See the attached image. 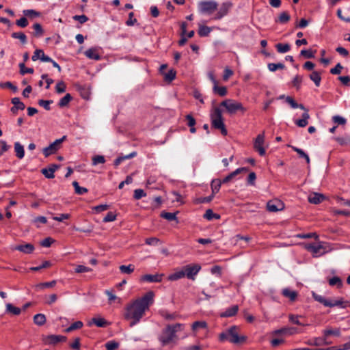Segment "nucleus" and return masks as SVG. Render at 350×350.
<instances>
[{
  "label": "nucleus",
  "instance_id": "nucleus-30",
  "mask_svg": "<svg viewBox=\"0 0 350 350\" xmlns=\"http://www.w3.org/2000/svg\"><path fill=\"white\" fill-rule=\"evenodd\" d=\"M33 322L36 325L41 326L46 323V317L44 314H37L33 317Z\"/></svg>",
  "mask_w": 350,
  "mask_h": 350
},
{
  "label": "nucleus",
  "instance_id": "nucleus-37",
  "mask_svg": "<svg viewBox=\"0 0 350 350\" xmlns=\"http://www.w3.org/2000/svg\"><path fill=\"white\" fill-rule=\"evenodd\" d=\"M72 96L70 94H66L63 98H62L59 103H58V106L59 107H66L68 103L71 101L72 100Z\"/></svg>",
  "mask_w": 350,
  "mask_h": 350
},
{
  "label": "nucleus",
  "instance_id": "nucleus-57",
  "mask_svg": "<svg viewBox=\"0 0 350 350\" xmlns=\"http://www.w3.org/2000/svg\"><path fill=\"white\" fill-rule=\"evenodd\" d=\"M146 196V193L145 191L142 189H137L134 191V195L133 198L135 200H139L143 197H145Z\"/></svg>",
  "mask_w": 350,
  "mask_h": 350
},
{
  "label": "nucleus",
  "instance_id": "nucleus-40",
  "mask_svg": "<svg viewBox=\"0 0 350 350\" xmlns=\"http://www.w3.org/2000/svg\"><path fill=\"white\" fill-rule=\"evenodd\" d=\"M72 185L75 188V192L78 195H83L88 191L87 188L80 187L77 181L72 182Z\"/></svg>",
  "mask_w": 350,
  "mask_h": 350
},
{
  "label": "nucleus",
  "instance_id": "nucleus-59",
  "mask_svg": "<svg viewBox=\"0 0 350 350\" xmlns=\"http://www.w3.org/2000/svg\"><path fill=\"white\" fill-rule=\"evenodd\" d=\"M28 24V21L25 17H21L16 21V25L21 28L26 27Z\"/></svg>",
  "mask_w": 350,
  "mask_h": 350
},
{
  "label": "nucleus",
  "instance_id": "nucleus-27",
  "mask_svg": "<svg viewBox=\"0 0 350 350\" xmlns=\"http://www.w3.org/2000/svg\"><path fill=\"white\" fill-rule=\"evenodd\" d=\"M291 16L287 12H282L275 21L281 24H286L290 21Z\"/></svg>",
  "mask_w": 350,
  "mask_h": 350
},
{
  "label": "nucleus",
  "instance_id": "nucleus-8",
  "mask_svg": "<svg viewBox=\"0 0 350 350\" xmlns=\"http://www.w3.org/2000/svg\"><path fill=\"white\" fill-rule=\"evenodd\" d=\"M66 136L64 135L62 138L55 140L49 146L44 148L42 152L44 157H48L49 156L56 153L60 148L62 143L66 139Z\"/></svg>",
  "mask_w": 350,
  "mask_h": 350
},
{
  "label": "nucleus",
  "instance_id": "nucleus-21",
  "mask_svg": "<svg viewBox=\"0 0 350 350\" xmlns=\"http://www.w3.org/2000/svg\"><path fill=\"white\" fill-rule=\"evenodd\" d=\"M92 324H95L98 327H105L107 325L108 323L105 319L99 317L92 319L88 323V325L90 326Z\"/></svg>",
  "mask_w": 350,
  "mask_h": 350
},
{
  "label": "nucleus",
  "instance_id": "nucleus-64",
  "mask_svg": "<svg viewBox=\"0 0 350 350\" xmlns=\"http://www.w3.org/2000/svg\"><path fill=\"white\" fill-rule=\"evenodd\" d=\"M119 344L114 341H109L105 344L107 350H115L118 347Z\"/></svg>",
  "mask_w": 350,
  "mask_h": 350
},
{
  "label": "nucleus",
  "instance_id": "nucleus-63",
  "mask_svg": "<svg viewBox=\"0 0 350 350\" xmlns=\"http://www.w3.org/2000/svg\"><path fill=\"white\" fill-rule=\"evenodd\" d=\"M342 68L343 66L340 63H338L334 68L330 70V73L332 75H338L341 72Z\"/></svg>",
  "mask_w": 350,
  "mask_h": 350
},
{
  "label": "nucleus",
  "instance_id": "nucleus-47",
  "mask_svg": "<svg viewBox=\"0 0 350 350\" xmlns=\"http://www.w3.org/2000/svg\"><path fill=\"white\" fill-rule=\"evenodd\" d=\"M121 273L126 274H131L134 271V266L133 265H121L119 267Z\"/></svg>",
  "mask_w": 350,
  "mask_h": 350
},
{
  "label": "nucleus",
  "instance_id": "nucleus-10",
  "mask_svg": "<svg viewBox=\"0 0 350 350\" xmlns=\"http://www.w3.org/2000/svg\"><path fill=\"white\" fill-rule=\"evenodd\" d=\"M232 6V4L230 2H224L223 3L219 8H217V12L215 15L214 17H213L212 19L213 20H220L224 16L228 14L229 10H230Z\"/></svg>",
  "mask_w": 350,
  "mask_h": 350
},
{
  "label": "nucleus",
  "instance_id": "nucleus-44",
  "mask_svg": "<svg viewBox=\"0 0 350 350\" xmlns=\"http://www.w3.org/2000/svg\"><path fill=\"white\" fill-rule=\"evenodd\" d=\"M55 284H56V281L55 280H52L51 282L40 283V284H37L36 286V288L38 290H41V289H43L44 288H52Z\"/></svg>",
  "mask_w": 350,
  "mask_h": 350
},
{
  "label": "nucleus",
  "instance_id": "nucleus-31",
  "mask_svg": "<svg viewBox=\"0 0 350 350\" xmlns=\"http://www.w3.org/2000/svg\"><path fill=\"white\" fill-rule=\"evenodd\" d=\"M33 29L34 31L32 33V35L35 37L40 38L42 36L44 33V30L42 29V25L40 23H35L33 25Z\"/></svg>",
  "mask_w": 350,
  "mask_h": 350
},
{
  "label": "nucleus",
  "instance_id": "nucleus-23",
  "mask_svg": "<svg viewBox=\"0 0 350 350\" xmlns=\"http://www.w3.org/2000/svg\"><path fill=\"white\" fill-rule=\"evenodd\" d=\"M14 150L16 152V155L18 159H23L25 156V150L24 147L19 142H15L14 144Z\"/></svg>",
  "mask_w": 350,
  "mask_h": 350
},
{
  "label": "nucleus",
  "instance_id": "nucleus-2",
  "mask_svg": "<svg viewBox=\"0 0 350 350\" xmlns=\"http://www.w3.org/2000/svg\"><path fill=\"white\" fill-rule=\"evenodd\" d=\"M183 324L176 323L175 325H168L159 336V340L162 346H165L172 341L176 336V333L180 329Z\"/></svg>",
  "mask_w": 350,
  "mask_h": 350
},
{
  "label": "nucleus",
  "instance_id": "nucleus-17",
  "mask_svg": "<svg viewBox=\"0 0 350 350\" xmlns=\"http://www.w3.org/2000/svg\"><path fill=\"white\" fill-rule=\"evenodd\" d=\"M306 248L310 252H312L314 256H317L318 254H322L321 250H323V247L321 245H317L314 243H310L306 245Z\"/></svg>",
  "mask_w": 350,
  "mask_h": 350
},
{
  "label": "nucleus",
  "instance_id": "nucleus-46",
  "mask_svg": "<svg viewBox=\"0 0 350 350\" xmlns=\"http://www.w3.org/2000/svg\"><path fill=\"white\" fill-rule=\"evenodd\" d=\"M267 66L271 72H275L278 69H284L285 68L284 64L282 63H269L268 64Z\"/></svg>",
  "mask_w": 350,
  "mask_h": 350
},
{
  "label": "nucleus",
  "instance_id": "nucleus-26",
  "mask_svg": "<svg viewBox=\"0 0 350 350\" xmlns=\"http://www.w3.org/2000/svg\"><path fill=\"white\" fill-rule=\"evenodd\" d=\"M184 277H185V276L183 269H182L181 270L177 271L175 273H172L170 275H168L167 280H170V281H176V280L181 279Z\"/></svg>",
  "mask_w": 350,
  "mask_h": 350
},
{
  "label": "nucleus",
  "instance_id": "nucleus-35",
  "mask_svg": "<svg viewBox=\"0 0 350 350\" xmlns=\"http://www.w3.org/2000/svg\"><path fill=\"white\" fill-rule=\"evenodd\" d=\"M213 91L214 93L217 94L220 96H224L227 94V89L224 86L219 87L217 84L213 85Z\"/></svg>",
  "mask_w": 350,
  "mask_h": 350
},
{
  "label": "nucleus",
  "instance_id": "nucleus-14",
  "mask_svg": "<svg viewBox=\"0 0 350 350\" xmlns=\"http://www.w3.org/2000/svg\"><path fill=\"white\" fill-rule=\"evenodd\" d=\"M248 169L247 167H240L237 168L234 172L229 174L228 176H226L222 180L223 184L227 183L230 182L232 178H234L237 175L239 174L240 173L243 172H247Z\"/></svg>",
  "mask_w": 350,
  "mask_h": 350
},
{
  "label": "nucleus",
  "instance_id": "nucleus-55",
  "mask_svg": "<svg viewBox=\"0 0 350 350\" xmlns=\"http://www.w3.org/2000/svg\"><path fill=\"white\" fill-rule=\"evenodd\" d=\"M105 163V159L104 156L102 155H96L92 158V165H96L99 163Z\"/></svg>",
  "mask_w": 350,
  "mask_h": 350
},
{
  "label": "nucleus",
  "instance_id": "nucleus-51",
  "mask_svg": "<svg viewBox=\"0 0 350 350\" xmlns=\"http://www.w3.org/2000/svg\"><path fill=\"white\" fill-rule=\"evenodd\" d=\"M303 81V77L300 75H296L292 81V83L293 86L296 88L297 90H299L301 87V84Z\"/></svg>",
  "mask_w": 350,
  "mask_h": 350
},
{
  "label": "nucleus",
  "instance_id": "nucleus-32",
  "mask_svg": "<svg viewBox=\"0 0 350 350\" xmlns=\"http://www.w3.org/2000/svg\"><path fill=\"white\" fill-rule=\"evenodd\" d=\"M6 312L14 315H18L21 312V309L9 303L6 304Z\"/></svg>",
  "mask_w": 350,
  "mask_h": 350
},
{
  "label": "nucleus",
  "instance_id": "nucleus-15",
  "mask_svg": "<svg viewBox=\"0 0 350 350\" xmlns=\"http://www.w3.org/2000/svg\"><path fill=\"white\" fill-rule=\"evenodd\" d=\"M14 250L25 254H31L34 250V246L31 243H26L25 245H18L14 247Z\"/></svg>",
  "mask_w": 350,
  "mask_h": 350
},
{
  "label": "nucleus",
  "instance_id": "nucleus-49",
  "mask_svg": "<svg viewBox=\"0 0 350 350\" xmlns=\"http://www.w3.org/2000/svg\"><path fill=\"white\" fill-rule=\"evenodd\" d=\"M14 107H16L20 110H23L25 108V104L20 100L18 97H14L11 100Z\"/></svg>",
  "mask_w": 350,
  "mask_h": 350
},
{
  "label": "nucleus",
  "instance_id": "nucleus-24",
  "mask_svg": "<svg viewBox=\"0 0 350 350\" xmlns=\"http://www.w3.org/2000/svg\"><path fill=\"white\" fill-rule=\"evenodd\" d=\"M223 184V182L220 179H213L211 182V187L212 189V193L215 194L219 192L221 185Z\"/></svg>",
  "mask_w": 350,
  "mask_h": 350
},
{
  "label": "nucleus",
  "instance_id": "nucleus-20",
  "mask_svg": "<svg viewBox=\"0 0 350 350\" xmlns=\"http://www.w3.org/2000/svg\"><path fill=\"white\" fill-rule=\"evenodd\" d=\"M305 111H306L302 114V118L295 121L296 125L299 127H305L308 124V120L310 118V116L308 113V110L306 109Z\"/></svg>",
  "mask_w": 350,
  "mask_h": 350
},
{
  "label": "nucleus",
  "instance_id": "nucleus-6",
  "mask_svg": "<svg viewBox=\"0 0 350 350\" xmlns=\"http://www.w3.org/2000/svg\"><path fill=\"white\" fill-rule=\"evenodd\" d=\"M220 105L224 107L230 114H234L238 111H241L243 113L246 111V109L241 103L232 99H226L221 103Z\"/></svg>",
  "mask_w": 350,
  "mask_h": 350
},
{
  "label": "nucleus",
  "instance_id": "nucleus-52",
  "mask_svg": "<svg viewBox=\"0 0 350 350\" xmlns=\"http://www.w3.org/2000/svg\"><path fill=\"white\" fill-rule=\"evenodd\" d=\"M23 14L25 16L31 18L38 17L40 16V13L34 10H23Z\"/></svg>",
  "mask_w": 350,
  "mask_h": 350
},
{
  "label": "nucleus",
  "instance_id": "nucleus-3",
  "mask_svg": "<svg viewBox=\"0 0 350 350\" xmlns=\"http://www.w3.org/2000/svg\"><path fill=\"white\" fill-rule=\"evenodd\" d=\"M221 341L228 340L234 344L243 343L246 340V336H239L238 334V327L237 326H232L226 333H221L219 335Z\"/></svg>",
  "mask_w": 350,
  "mask_h": 350
},
{
  "label": "nucleus",
  "instance_id": "nucleus-41",
  "mask_svg": "<svg viewBox=\"0 0 350 350\" xmlns=\"http://www.w3.org/2000/svg\"><path fill=\"white\" fill-rule=\"evenodd\" d=\"M211 31V29L207 26L204 25H199L198 34L201 37L207 36L210 32Z\"/></svg>",
  "mask_w": 350,
  "mask_h": 350
},
{
  "label": "nucleus",
  "instance_id": "nucleus-28",
  "mask_svg": "<svg viewBox=\"0 0 350 350\" xmlns=\"http://www.w3.org/2000/svg\"><path fill=\"white\" fill-rule=\"evenodd\" d=\"M310 79L314 83L315 85L317 87L320 86L321 81V77L319 72L317 71H313L310 75Z\"/></svg>",
  "mask_w": 350,
  "mask_h": 350
},
{
  "label": "nucleus",
  "instance_id": "nucleus-50",
  "mask_svg": "<svg viewBox=\"0 0 350 350\" xmlns=\"http://www.w3.org/2000/svg\"><path fill=\"white\" fill-rule=\"evenodd\" d=\"M207 323L205 321H195L191 326L193 331H197L200 328H206Z\"/></svg>",
  "mask_w": 350,
  "mask_h": 350
},
{
  "label": "nucleus",
  "instance_id": "nucleus-48",
  "mask_svg": "<svg viewBox=\"0 0 350 350\" xmlns=\"http://www.w3.org/2000/svg\"><path fill=\"white\" fill-rule=\"evenodd\" d=\"M19 68H20V73L23 75L27 74V73H29V74L33 73V69L32 68H26L24 62L19 64Z\"/></svg>",
  "mask_w": 350,
  "mask_h": 350
},
{
  "label": "nucleus",
  "instance_id": "nucleus-62",
  "mask_svg": "<svg viewBox=\"0 0 350 350\" xmlns=\"http://www.w3.org/2000/svg\"><path fill=\"white\" fill-rule=\"evenodd\" d=\"M41 173L46 178H53L55 175L53 174V171L50 170L49 168H43L41 170Z\"/></svg>",
  "mask_w": 350,
  "mask_h": 350
},
{
  "label": "nucleus",
  "instance_id": "nucleus-25",
  "mask_svg": "<svg viewBox=\"0 0 350 350\" xmlns=\"http://www.w3.org/2000/svg\"><path fill=\"white\" fill-rule=\"evenodd\" d=\"M282 295L289 298L292 301H295L297 297V293L295 291H291L289 288H284L282 290Z\"/></svg>",
  "mask_w": 350,
  "mask_h": 350
},
{
  "label": "nucleus",
  "instance_id": "nucleus-42",
  "mask_svg": "<svg viewBox=\"0 0 350 350\" xmlns=\"http://www.w3.org/2000/svg\"><path fill=\"white\" fill-rule=\"evenodd\" d=\"M329 284L332 286H336L338 288H340L342 286V282L339 277L334 276L329 280Z\"/></svg>",
  "mask_w": 350,
  "mask_h": 350
},
{
  "label": "nucleus",
  "instance_id": "nucleus-58",
  "mask_svg": "<svg viewBox=\"0 0 350 350\" xmlns=\"http://www.w3.org/2000/svg\"><path fill=\"white\" fill-rule=\"evenodd\" d=\"M332 120L337 124L344 125L346 124L347 120L345 118L340 116H334L332 117Z\"/></svg>",
  "mask_w": 350,
  "mask_h": 350
},
{
  "label": "nucleus",
  "instance_id": "nucleus-11",
  "mask_svg": "<svg viewBox=\"0 0 350 350\" xmlns=\"http://www.w3.org/2000/svg\"><path fill=\"white\" fill-rule=\"evenodd\" d=\"M264 139V133H260L256 137L254 144V148L258 152L260 156H264L265 154V150L263 148Z\"/></svg>",
  "mask_w": 350,
  "mask_h": 350
},
{
  "label": "nucleus",
  "instance_id": "nucleus-53",
  "mask_svg": "<svg viewBox=\"0 0 350 350\" xmlns=\"http://www.w3.org/2000/svg\"><path fill=\"white\" fill-rule=\"evenodd\" d=\"M314 53H315V51H313L311 49H308V50L304 49V50L301 51L300 55L301 56H304L306 58L310 59V58L314 57Z\"/></svg>",
  "mask_w": 350,
  "mask_h": 350
},
{
  "label": "nucleus",
  "instance_id": "nucleus-18",
  "mask_svg": "<svg viewBox=\"0 0 350 350\" xmlns=\"http://www.w3.org/2000/svg\"><path fill=\"white\" fill-rule=\"evenodd\" d=\"M66 340V337L61 335H50L47 338V342L49 344H57L60 342Z\"/></svg>",
  "mask_w": 350,
  "mask_h": 350
},
{
  "label": "nucleus",
  "instance_id": "nucleus-16",
  "mask_svg": "<svg viewBox=\"0 0 350 350\" xmlns=\"http://www.w3.org/2000/svg\"><path fill=\"white\" fill-rule=\"evenodd\" d=\"M308 199L310 203L318 204L323 201L325 196L319 193H313L308 196Z\"/></svg>",
  "mask_w": 350,
  "mask_h": 350
},
{
  "label": "nucleus",
  "instance_id": "nucleus-39",
  "mask_svg": "<svg viewBox=\"0 0 350 350\" xmlns=\"http://www.w3.org/2000/svg\"><path fill=\"white\" fill-rule=\"evenodd\" d=\"M275 47L277 49L278 52L280 53H286V52L289 51L291 49V46L288 43H286V44L278 43L275 45Z\"/></svg>",
  "mask_w": 350,
  "mask_h": 350
},
{
  "label": "nucleus",
  "instance_id": "nucleus-9",
  "mask_svg": "<svg viewBox=\"0 0 350 350\" xmlns=\"http://www.w3.org/2000/svg\"><path fill=\"white\" fill-rule=\"evenodd\" d=\"M185 276L191 280H194L195 276L198 273L201 269L200 265L198 264L187 265L183 267Z\"/></svg>",
  "mask_w": 350,
  "mask_h": 350
},
{
  "label": "nucleus",
  "instance_id": "nucleus-12",
  "mask_svg": "<svg viewBox=\"0 0 350 350\" xmlns=\"http://www.w3.org/2000/svg\"><path fill=\"white\" fill-rule=\"evenodd\" d=\"M284 208V204L280 200L269 201L267 204V208L270 212H277L282 210Z\"/></svg>",
  "mask_w": 350,
  "mask_h": 350
},
{
  "label": "nucleus",
  "instance_id": "nucleus-61",
  "mask_svg": "<svg viewBox=\"0 0 350 350\" xmlns=\"http://www.w3.org/2000/svg\"><path fill=\"white\" fill-rule=\"evenodd\" d=\"M116 219V215L113 212H109L106 216L103 218V222H110L113 221Z\"/></svg>",
  "mask_w": 350,
  "mask_h": 350
},
{
  "label": "nucleus",
  "instance_id": "nucleus-56",
  "mask_svg": "<svg viewBox=\"0 0 350 350\" xmlns=\"http://www.w3.org/2000/svg\"><path fill=\"white\" fill-rule=\"evenodd\" d=\"M161 317L167 320H173L176 319V315L175 314H170L167 310H161L159 312Z\"/></svg>",
  "mask_w": 350,
  "mask_h": 350
},
{
  "label": "nucleus",
  "instance_id": "nucleus-4",
  "mask_svg": "<svg viewBox=\"0 0 350 350\" xmlns=\"http://www.w3.org/2000/svg\"><path fill=\"white\" fill-rule=\"evenodd\" d=\"M211 120L212 127L216 129H219L221 133L226 136L228 133L224 123L221 110L219 107H215L211 114Z\"/></svg>",
  "mask_w": 350,
  "mask_h": 350
},
{
  "label": "nucleus",
  "instance_id": "nucleus-22",
  "mask_svg": "<svg viewBox=\"0 0 350 350\" xmlns=\"http://www.w3.org/2000/svg\"><path fill=\"white\" fill-rule=\"evenodd\" d=\"M239 310V307L237 305H234L229 308H227L226 311L221 314L222 317H231L234 316Z\"/></svg>",
  "mask_w": 350,
  "mask_h": 350
},
{
  "label": "nucleus",
  "instance_id": "nucleus-38",
  "mask_svg": "<svg viewBox=\"0 0 350 350\" xmlns=\"http://www.w3.org/2000/svg\"><path fill=\"white\" fill-rule=\"evenodd\" d=\"M161 217L168 221H177L176 213H169L163 211L161 213Z\"/></svg>",
  "mask_w": 350,
  "mask_h": 350
},
{
  "label": "nucleus",
  "instance_id": "nucleus-34",
  "mask_svg": "<svg viewBox=\"0 0 350 350\" xmlns=\"http://www.w3.org/2000/svg\"><path fill=\"white\" fill-rule=\"evenodd\" d=\"M12 38L14 39H18L23 44L27 43V38L23 32H13L12 33Z\"/></svg>",
  "mask_w": 350,
  "mask_h": 350
},
{
  "label": "nucleus",
  "instance_id": "nucleus-29",
  "mask_svg": "<svg viewBox=\"0 0 350 350\" xmlns=\"http://www.w3.org/2000/svg\"><path fill=\"white\" fill-rule=\"evenodd\" d=\"M286 102L288 103L291 107L293 109L299 108L303 110H306V108L302 104H298L292 97L291 96H286Z\"/></svg>",
  "mask_w": 350,
  "mask_h": 350
},
{
  "label": "nucleus",
  "instance_id": "nucleus-33",
  "mask_svg": "<svg viewBox=\"0 0 350 350\" xmlns=\"http://www.w3.org/2000/svg\"><path fill=\"white\" fill-rule=\"evenodd\" d=\"M323 335L325 336V338H326L327 336L333 335L336 336H340V330L339 328L336 329H327L323 330Z\"/></svg>",
  "mask_w": 350,
  "mask_h": 350
},
{
  "label": "nucleus",
  "instance_id": "nucleus-19",
  "mask_svg": "<svg viewBox=\"0 0 350 350\" xmlns=\"http://www.w3.org/2000/svg\"><path fill=\"white\" fill-rule=\"evenodd\" d=\"M85 55L87 57L91 59L94 60H100V55L98 54L97 49L95 48H91L88 49L85 52Z\"/></svg>",
  "mask_w": 350,
  "mask_h": 350
},
{
  "label": "nucleus",
  "instance_id": "nucleus-36",
  "mask_svg": "<svg viewBox=\"0 0 350 350\" xmlns=\"http://www.w3.org/2000/svg\"><path fill=\"white\" fill-rule=\"evenodd\" d=\"M204 218L206 219L211 221L214 219H219L220 218V215L216 213H214L211 209H207L204 215Z\"/></svg>",
  "mask_w": 350,
  "mask_h": 350
},
{
  "label": "nucleus",
  "instance_id": "nucleus-13",
  "mask_svg": "<svg viewBox=\"0 0 350 350\" xmlns=\"http://www.w3.org/2000/svg\"><path fill=\"white\" fill-rule=\"evenodd\" d=\"M163 276V274H146L142 277L141 280L148 282H160L162 280Z\"/></svg>",
  "mask_w": 350,
  "mask_h": 350
},
{
  "label": "nucleus",
  "instance_id": "nucleus-60",
  "mask_svg": "<svg viewBox=\"0 0 350 350\" xmlns=\"http://www.w3.org/2000/svg\"><path fill=\"white\" fill-rule=\"evenodd\" d=\"M56 92L58 94H62L66 91V85L64 82L59 81L57 83L55 86Z\"/></svg>",
  "mask_w": 350,
  "mask_h": 350
},
{
  "label": "nucleus",
  "instance_id": "nucleus-45",
  "mask_svg": "<svg viewBox=\"0 0 350 350\" xmlns=\"http://www.w3.org/2000/svg\"><path fill=\"white\" fill-rule=\"evenodd\" d=\"M163 75L165 81L172 82L176 77V71L171 69L167 72L164 73Z\"/></svg>",
  "mask_w": 350,
  "mask_h": 350
},
{
  "label": "nucleus",
  "instance_id": "nucleus-1",
  "mask_svg": "<svg viewBox=\"0 0 350 350\" xmlns=\"http://www.w3.org/2000/svg\"><path fill=\"white\" fill-rule=\"evenodd\" d=\"M154 297V293L148 291L142 297L126 305L124 317L125 319L131 321L130 327H133L141 321L145 312L153 304Z\"/></svg>",
  "mask_w": 350,
  "mask_h": 350
},
{
  "label": "nucleus",
  "instance_id": "nucleus-7",
  "mask_svg": "<svg viewBox=\"0 0 350 350\" xmlns=\"http://www.w3.org/2000/svg\"><path fill=\"white\" fill-rule=\"evenodd\" d=\"M313 298L318 302L322 304L323 306L326 307H334L338 306L340 308H344L346 307V305L344 304V301L342 299L340 300H330L327 299L322 295H319L316 294L315 293H312Z\"/></svg>",
  "mask_w": 350,
  "mask_h": 350
},
{
  "label": "nucleus",
  "instance_id": "nucleus-5",
  "mask_svg": "<svg viewBox=\"0 0 350 350\" xmlns=\"http://www.w3.org/2000/svg\"><path fill=\"white\" fill-rule=\"evenodd\" d=\"M218 3L213 1H202L198 3V12L202 14L211 15L217 10Z\"/></svg>",
  "mask_w": 350,
  "mask_h": 350
},
{
  "label": "nucleus",
  "instance_id": "nucleus-54",
  "mask_svg": "<svg viewBox=\"0 0 350 350\" xmlns=\"http://www.w3.org/2000/svg\"><path fill=\"white\" fill-rule=\"evenodd\" d=\"M53 103L52 100H39L38 104L40 106L44 107L46 110L49 111L51 109L50 105Z\"/></svg>",
  "mask_w": 350,
  "mask_h": 350
},
{
  "label": "nucleus",
  "instance_id": "nucleus-43",
  "mask_svg": "<svg viewBox=\"0 0 350 350\" xmlns=\"http://www.w3.org/2000/svg\"><path fill=\"white\" fill-rule=\"evenodd\" d=\"M83 323L82 321H78L72 323L68 328L66 329V332H70L73 330L80 329L83 327Z\"/></svg>",
  "mask_w": 350,
  "mask_h": 350
}]
</instances>
